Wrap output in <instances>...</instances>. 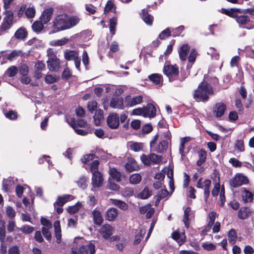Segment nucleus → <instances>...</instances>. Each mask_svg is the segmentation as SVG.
Wrapping results in <instances>:
<instances>
[{
	"label": "nucleus",
	"instance_id": "nucleus-11",
	"mask_svg": "<svg viewBox=\"0 0 254 254\" xmlns=\"http://www.w3.org/2000/svg\"><path fill=\"white\" fill-rule=\"evenodd\" d=\"M227 106L223 102H218L215 104L213 112L215 117L219 118L222 117L226 110Z\"/></svg>",
	"mask_w": 254,
	"mask_h": 254
},
{
	"label": "nucleus",
	"instance_id": "nucleus-27",
	"mask_svg": "<svg viewBox=\"0 0 254 254\" xmlns=\"http://www.w3.org/2000/svg\"><path fill=\"white\" fill-rule=\"evenodd\" d=\"M79 57V53L74 50H66L64 52V58L66 61H74Z\"/></svg>",
	"mask_w": 254,
	"mask_h": 254
},
{
	"label": "nucleus",
	"instance_id": "nucleus-63",
	"mask_svg": "<svg viewBox=\"0 0 254 254\" xmlns=\"http://www.w3.org/2000/svg\"><path fill=\"white\" fill-rule=\"evenodd\" d=\"M40 221L41 224L45 226L44 227L48 228H52V224L49 219L44 217H41Z\"/></svg>",
	"mask_w": 254,
	"mask_h": 254
},
{
	"label": "nucleus",
	"instance_id": "nucleus-10",
	"mask_svg": "<svg viewBox=\"0 0 254 254\" xmlns=\"http://www.w3.org/2000/svg\"><path fill=\"white\" fill-rule=\"evenodd\" d=\"M143 97L141 95L131 97L130 95L127 96L125 98V102L126 107H133L141 103L142 102Z\"/></svg>",
	"mask_w": 254,
	"mask_h": 254
},
{
	"label": "nucleus",
	"instance_id": "nucleus-53",
	"mask_svg": "<svg viewBox=\"0 0 254 254\" xmlns=\"http://www.w3.org/2000/svg\"><path fill=\"white\" fill-rule=\"evenodd\" d=\"M170 36H172V33L170 31L169 28H168L161 32L159 35V38L161 40H164L168 38Z\"/></svg>",
	"mask_w": 254,
	"mask_h": 254
},
{
	"label": "nucleus",
	"instance_id": "nucleus-59",
	"mask_svg": "<svg viewBox=\"0 0 254 254\" xmlns=\"http://www.w3.org/2000/svg\"><path fill=\"white\" fill-rule=\"evenodd\" d=\"M50 228L42 227V231L44 237L48 241H50L52 238L51 233L49 230Z\"/></svg>",
	"mask_w": 254,
	"mask_h": 254
},
{
	"label": "nucleus",
	"instance_id": "nucleus-37",
	"mask_svg": "<svg viewBox=\"0 0 254 254\" xmlns=\"http://www.w3.org/2000/svg\"><path fill=\"white\" fill-rule=\"evenodd\" d=\"M191 211V208L190 206L187 207L184 210V214L183 216V222L185 226L187 228L189 227V216Z\"/></svg>",
	"mask_w": 254,
	"mask_h": 254
},
{
	"label": "nucleus",
	"instance_id": "nucleus-52",
	"mask_svg": "<svg viewBox=\"0 0 254 254\" xmlns=\"http://www.w3.org/2000/svg\"><path fill=\"white\" fill-rule=\"evenodd\" d=\"M197 55V53L196 50L194 48L191 49L190 55L188 57L189 62L191 64L194 63L196 60V58Z\"/></svg>",
	"mask_w": 254,
	"mask_h": 254
},
{
	"label": "nucleus",
	"instance_id": "nucleus-7",
	"mask_svg": "<svg viewBox=\"0 0 254 254\" xmlns=\"http://www.w3.org/2000/svg\"><path fill=\"white\" fill-rule=\"evenodd\" d=\"M74 199V196L70 194H64L59 196L56 201L54 203V206L58 214H60L63 211V206L67 202Z\"/></svg>",
	"mask_w": 254,
	"mask_h": 254
},
{
	"label": "nucleus",
	"instance_id": "nucleus-30",
	"mask_svg": "<svg viewBox=\"0 0 254 254\" xmlns=\"http://www.w3.org/2000/svg\"><path fill=\"white\" fill-rule=\"evenodd\" d=\"M204 196L205 201H207L210 194V188L211 185V181L209 179H205L204 181Z\"/></svg>",
	"mask_w": 254,
	"mask_h": 254
},
{
	"label": "nucleus",
	"instance_id": "nucleus-21",
	"mask_svg": "<svg viewBox=\"0 0 254 254\" xmlns=\"http://www.w3.org/2000/svg\"><path fill=\"white\" fill-rule=\"evenodd\" d=\"M99 175H98V177H95L94 178L93 177V174H92V179H91V184L93 188H99L101 187L104 181V178L102 174L100 172H99Z\"/></svg>",
	"mask_w": 254,
	"mask_h": 254
},
{
	"label": "nucleus",
	"instance_id": "nucleus-61",
	"mask_svg": "<svg viewBox=\"0 0 254 254\" xmlns=\"http://www.w3.org/2000/svg\"><path fill=\"white\" fill-rule=\"evenodd\" d=\"M12 24H11V23L7 22H6L2 21L1 24L0 26V31L1 32L7 31L8 29H9L11 27Z\"/></svg>",
	"mask_w": 254,
	"mask_h": 254
},
{
	"label": "nucleus",
	"instance_id": "nucleus-31",
	"mask_svg": "<svg viewBox=\"0 0 254 254\" xmlns=\"http://www.w3.org/2000/svg\"><path fill=\"white\" fill-rule=\"evenodd\" d=\"M149 79L156 85H158L163 81V76L158 73H153L148 76Z\"/></svg>",
	"mask_w": 254,
	"mask_h": 254
},
{
	"label": "nucleus",
	"instance_id": "nucleus-56",
	"mask_svg": "<svg viewBox=\"0 0 254 254\" xmlns=\"http://www.w3.org/2000/svg\"><path fill=\"white\" fill-rule=\"evenodd\" d=\"M6 213L7 217L11 219L14 218L16 215L15 210L10 206H8L6 208Z\"/></svg>",
	"mask_w": 254,
	"mask_h": 254
},
{
	"label": "nucleus",
	"instance_id": "nucleus-34",
	"mask_svg": "<svg viewBox=\"0 0 254 254\" xmlns=\"http://www.w3.org/2000/svg\"><path fill=\"white\" fill-rule=\"evenodd\" d=\"M151 195L152 191L150 190L147 187H146L137 194V197L142 199H146L149 198Z\"/></svg>",
	"mask_w": 254,
	"mask_h": 254
},
{
	"label": "nucleus",
	"instance_id": "nucleus-5",
	"mask_svg": "<svg viewBox=\"0 0 254 254\" xmlns=\"http://www.w3.org/2000/svg\"><path fill=\"white\" fill-rule=\"evenodd\" d=\"M159 138V134H155L153 139L150 142V147L152 151L157 152V153L163 154L167 150L168 146V141L166 140H162L156 143V141Z\"/></svg>",
	"mask_w": 254,
	"mask_h": 254
},
{
	"label": "nucleus",
	"instance_id": "nucleus-6",
	"mask_svg": "<svg viewBox=\"0 0 254 254\" xmlns=\"http://www.w3.org/2000/svg\"><path fill=\"white\" fill-rule=\"evenodd\" d=\"M249 183L248 178L242 173H237L229 181V185L232 188H237Z\"/></svg>",
	"mask_w": 254,
	"mask_h": 254
},
{
	"label": "nucleus",
	"instance_id": "nucleus-38",
	"mask_svg": "<svg viewBox=\"0 0 254 254\" xmlns=\"http://www.w3.org/2000/svg\"><path fill=\"white\" fill-rule=\"evenodd\" d=\"M4 13H5V16L3 18L2 21L7 22L13 24L14 18L13 12L11 10H6Z\"/></svg>",
	"mask_w": 254,
	"mask_h": 254
},
{
	"label": "nucleus",
	"instance_id": "nucleus-1",
	"mask_svg": "<svg viewBox=\"0 0 254 254\" xmlns=\"http://www.w3.org/2000/svg\"><path fill=\"white\" fill-rule=\"evenodd\" d=\"M220 11L222 13L235 19L240 28L248 30H251L254 28V21L251 18L249 15L243 14L242 9L222 8Z\"/></svg>",
	"mask_w": 254,
	"mask_h": 254
},
{
	"label": "nucleus",
	"instance_id": "nucleus-33",
	"mask_svg": "<svg viewBox=\"0 0 254 254\" xmlns=\"http://www.w3.org/2000/svg\"><path fill=\"white\" fill-rule=\"evenodd\" d=\"M109 172L110 175L114 180L117 182H119L121 181V173L118 171L116 168H113L110 169Z\"/></svg>",
	"mask_w": 254,
	"mask_h": 254
},
{
	"label": "nucleus",
	"instance_id": "nucleus-18",
	"mask_svg": "<svg viewBox=\"0 0 254 254\" xmlns=\"http://www.w3.org/2000/svg\"><path fill=\"white\" fill-rule=\"evenodd\" d=\"M110 107L123 110L124 109V99L122 97L113 98L110 101Z\"/></svg>",
	"mask_w": 254,
	"mask_h": 254
},
{
	"label": "nucleus",
	"instance_id": "nucleus-25",
	"mask_svg": "<svg viewBox=\"0 0 254 254\" xmlns=\"http://www.w3.org/2000/svg\"><path fill=\"white\" fill-rule=\"evenodd\" d=\"M100 165V162L98 160H93L92 162L90 164V171L93 174V177H95L99 175V171H98L99 166Z\"/></svg>",
	"mask_w": 254,
	"mask_h": 254
},
{
	"label": "nucleus",
	"instance_id": "nucleus-48",
	"mask_svg": "<svg viewBox=\"0 0 254 254\" xmlns=\"http://www.w3.org/2000/svg\"><path fill=\"white\" fill-rule=\"evenodd\" d=\"M17 229L19 230H20L25 234H30L32 233L34 230L33 227L28 225H24L22 226L20 228H18Z\"/></svg>",
	"mask_w": 254,
	"mask_h": 254
},
{
	"label": "nucleus",
	"instance_id": "nucleus-13",
	"mask_svg": "<svg viewBox=\"0 0 254 254\" xmlns=\"http://www.w3.org/2000/svg\"><path fill=\"white\" fill-rule=\"evenodd\" d=\"M60 61L56 55H54L49 58L47 61V65L50 71H54L58 70L60 67Z\"/></svg>",
	"mask_w": 254,
	"mask_h": 254
},
{
	"label": "nucleus",
	"instance_id": "nucleus-60",
	"mask_svg": "<svg viewBox=\"0 0 254 254\" xmlns=\"http://www.w3.org/2000/svg\"><path fill=\"white\" fill-rule=\"evenodd\" d=\"M97 103L95 101H91L88 102L87 104L88 110L91 113L96 110Z\"/></svg>",
	"mask_w": 254,
	"mask_h": 254
},
{
	"label": "nucleus",
	"instance_id": "nucleus-23",
	"mask_svg": "<svg viewBox=\"0 0 254 254\" xmlns=\"http://www.w3.org/2000/svg\"><path fill=\"white\" fill-rule=\"evenodd\" d=\"M252 211L247 207H242L238 212V217L239 219L244 220L249 217Z\"/></svg>",
	"mask_w": 254,
	"mask_h": 254
},
{
	"label": "nucleus",
	"instance_id": "nucleus-32",
	"mask_svg": "<svg viewBox=\"0 0 254 254\" xmlns=\"http://www.w3.org/2000/svg\"><path fill=\"white\" fill-rule=\"evenodd\" d=\"M43 22L42 21L36 20L33 22L32 25V30L37 33H40L44 29Z\"/></svg>",
	"mask_w": 254,
	"mask_h": 254
},
{
	"label": "nucleus",
	"instance_id": "nucleus-47",
	"mask_svg": "<svg viewBox=\"0 0 254 254\" xmlns=\"http://www.w3.org/2000/svg\"><path fill=\"white\" fill-rule=\"evenodd\" d=\"M36 14V9L34 6L26 8L25 14L27 18H32L34 17Z\"/></svg>",
	"mask_w": 254,
	"mask_h": 254
},
{
	"label": "nucleus",
	"instance_id": "nucleus-28",
	"mask_svg": "<svg viewBox=\"0 0 254 254\" xmlns=\"http://www.w3.org/2000/svg\"><path fill=\"white\" fill-rule=\"evenodd\" d=\"M116 6L112 0H108L104 9V14L107 15L110 12L116 13Z\"/></svg>",
	"mask_w": 254,
	"mask_h": 254
},
{
	"label": "nucleus",
	"instance_id": "nucleus-49",
	"mask_svg": "<svg viewBox=\"0 0 254 254\" xmlns=\"http://www.w3.org/2000/svg\"><path fill=\"white\" fill-rule=\"evenodd\" d=\"M18 71L22 76L27 75L29 72V67L26 64H22L19 66Z\"/></svg>",
	"mask_w": 254,
	"mask_h": 254
},
{
	"label": "nucleus",
	"instance_id": "nucleus-40",
	"mask_svg": "<svg viewBox=\"0 0 254 254\" xmlns=\"http://www.w3.org/2000/svg\"><path fill=\"white\" fill-rule=\"evenodd\" d=\"M17 72L18 68L16 66L11 65L5 71V74L10 77H12L15 76Z\"/></svg>",
	"mask_w": 254,
	"mask_h": 254
},
{
	"label": "nucleus",
	"instance_id": "nucleus-46",
	"mask_svg": "<svg viewBox=\"0 0 254 254\" xmlns=\"http://www.w3.org/2000/svg\"><path fill=\"white\" fill-rule=\"evenodd\" d=\"M184 26L183 25L180 26L174 29H173L171 33L172 36L174 37L177 36H183L184 35L182 34V33L184 30Z\"/></svg>",
	"mask_w": 254,
	"mask_h": 254
},
{
	"label": "nucleus",
	"instance_id": "nucleus-24",
	"mask_svg": "<svg viewBox=\"0 0 254 254\" xmlns=\"http://www.w3.org/2000/svg\"><path fill=\"white\" fill-rule=\"evenodd\" d=\"M141 17L146 24L150 26L152 25L153 17L148 13L147 9H143L142 10Z\"/></svg>",
	"mask_w": 254,
	"mask_h": 254
},
{
	"label": "nucleus",
	"instance_id": "nucleus-8",
	"mask_svg": "<svg viewBox=\"0 0 254 254\" xmlns=\"http://www.w3.org/2000/svg\"><path fill=\"white\" fill-rule=\"evenodd\" d=\"M71 253L72 254H95V245L90 242L87 245L81 246L79 249L77 248H72Z\"/></svg>",
	"mask_w": 254,
	"mask_h": 254
},
{
	"label": "nucleus",
	"instance_id": "nucleus-64",
	"mask_svg": "<svg viewBox=\"0 0 254 254\" xmlns=\"http://www.w3.org/2000/svg\"><path fill=\"white\" fill-rule=\"evenodd\" d=\"M153 130V127L150 124H147L142 127L141 130L144 133H149Z\"/></svg>",
	"mask_w": 254,
	"mask_h": 254
},
{
	"label": "nucleus",
	"instance_id": "nucleus-12",
	"mask_svg": "<svg viewBox=\"0 0 254 254\" xmlns=\"http://www.w3.org/2000/svg\"><path fill=\"white\" fill-rule=\"evenodd\" d=\"M113 230L112 226L106 224L101 227L99 233L105 240H108L112 235Z\"/></svg>",
	"mask_w": 254,
	"mask_h": 254
},
{
	"label": "nucleus",
	"instance_id": "nucleus-15",
	"mask_svg": "<svg viewBox=\"0 0 254 254\" xmlns=\"http://www.w3.org/2000/svg\"><path fill=\"white\" fill-rule=\"evenodd\" d=\"M92 216L93 221L95 224L98 226H101L103 223L104 219L102 217L101 211L97 208L94 209L92 211Z\"/></svg>",
	"mask_w": 254,
	"mask_h": 254
},
{
	"label": "nucleus",
	"instance_id": "nucleus-55",
	"mask_svg": "<svg viewBox=\"0 0 254 254\" xmlns=\"http://www.w3.org/2000/svg\"><path fill=\"white\" fill-rule=\"evenodd\" d=\"M235 148L240 152L245 151L244 141L242 139L237 140L235 145Z\"/></svg>",
	"mask_w": 254,
	"mask_h": 254
},
{
	"label": "nucleus",
	"instance_id": "nucleus-58",
	"mask_svg": "<svg viewBox=\"0 0 254 254\" xmlns=\"http://www.w3.org/2000/svg\"><path fill=\"white\" fill-rule=\"evenodd\" d=\"M130 148L135 152L139 151L142 149V145L141 143L133 142L130 145Z\"/></svg>",
	"mask_w": 254,
	"mask_h": 254
},
{
	"label": "nucleus",
	"instance_id": "nucleus-45",
	"mask_svg": "<svg viewBox=\"0 0 254 254\" xmlns=\"http://www.w3.org/2000/svg\"><path fill=\"white\" fill-rule=\"evenodd\" d=\"M5 238V222L0 224V242L3 243Z\"/></svg>",
	"mask_w": 254,
	"mask_h": 254
},
{
	"label": "nucleus",
	"instance_id": "nucleus-54",
	"mask_svg": "<svg viewBox=\"0 0 254 254\" xmlns=\"http://www.w3.org/2000/svg\"><path fill=\"white\" fill-rule=\"evenodd\" d=\"M71 76L72 74L69 68L68 67L65 68L62 74V78L63 80H67L71 77Z\"/></svg>",
	"mask_w": 254,
	"mask_h": 254
},
{
	"label": "nucleus",
	"instance_id": "nucleus-19",
	"mask_svg": "<svg viewBox=\"0 0 254 254\" xmlns=\"http://www.w3.org/2000/svg\"><path fill=\"white\" fill-rule=\"evenodd\" d=\"M118 214V210L115 208H111L108 209L105 215V219L109 221L115 220Z\"/></svg>",
	"mask_w": 254,
	"mask_h": 254
},
{
	"label": "nucleus",
	"instance_id": "nucleus-26",
	"mask_svg": "<svg viewBox=\"0 0 254 254\" xmlns=\"http://www.w3.org/2000/svg\"><path fill=\"white\" fill-rule=\"evenodd\" d=\"M109 22L110 32L111 34L112 37H113L116 33V26L117 25L118 22L117 15L115 14L114 16L110 18Z\"/></svg>",
	"mask_w": 254,
	"mask_h": 254
},
{
	"label": "nucleus",
	"instance_id": "nucleus-22",
	"mask_svg": "<svg viewBox=\"0 0 254 254\" xmlns=\"http://www.w3.org/2000/svg\"><path fill=\"white\" fill-rule=\"evenodd\" d=\"M14 36L17 39L24 40L28 36V32L25 28L21 27L15 31Z\"/></svg>",
	"mask_w": 254,
	"mask_h": 254
},
{
	"label": "nucleus",
	"instance_id": "nucleus-35",
	"mask_svg": "<svg viewBox=\"0 0 254 254\" xmlns=\"http://www.w3.org/2000/svg\"><path fill=\"white\" fill-rule=\"evenodd\" d=\"M104 118L103 111L102 110H98L96 111L94 116V121L95 126H98L101 124V120Z\"/></svg>",
	"mask_w": 254,
	"mask_h": 254
},
{
	"label": "nucleus",
	"instance_id": "nucleus-3",
	"mask_svg": "<svg viewBox=\"0 0 254 254\" xmlns=\"http://www.w3.org/2000/svg\"><path fill=\"white\" fill-rule=\"evenodd\" d=\"M163 73L171 82L176 80L183 82L187 78L186 74L183 75L181 73L180 75L179 67L176 64H165L163 68Z\"/></svg>",
	"mask_w": 254,
	"mask_h": 254
},
{
	"label": "nucleus",
	"instance_id": "nucleus-44",
	"mask_svg": "<svg viewBox=\"0 0 254 254\" xmlns=\"http://www.w3.org/2000/svg\"><path fill=\"white\" fill-rule=\"evenodd\" d=\"M228 240L230 243H235L237 240V235L235 229H231L228 233Z\"/></svg>",
	"mask_w": 254,
	"mask_h": 254
},
{
	"label": "nucleus",
	"instance_id": "nucleus-43",
	"mask_svg": "<svg viewBox=\"0 0 254 254\" xmlns=\"http://www.w3.org/2000/svg\"><path fill=\"white\" fill-rule=\"evenodd\" d=\"M113 203L123 210H127L128 208L127 204L122 200L114 199Z\"/></svg>",
	"mask_w": 254,
	"mask_h": 254
},
{
	"label": "nucleus",
	"instance_id": "nucleus-51",
	"mask_svg": "<svg viewBox=\"0 0 254 254\" xmlns=\"http://www.w3.org/2000/svg\"><path fill=\"white\" fill-rule=\"evenodd\" d=\"M87 178L85 176H81L77 181L78 186L82 189H85L87 187Z\"/></svg>",
	"mask_w": 254,
	"mask_h": 254
},
{
	"label": "nucleus",
	"instance_id": "nucleus-16",
	"mask_svg": "<svg viewBox=\"0 0 254 254\" xmlns=\"http://www.w3.org/2000/svg\"><path fill=\"white\" fill-rule=\"evenodd\" d=\"M144 117L154 118L156 116V108L153 104L148 103L145 107L143 108Z\"/></svg>",
	"mask_w": 254,
	"mask_h": 254
},
{
	"label": "nucleus",
	"instance_id": "nucleus-50",
	"mask_svg": "<svg viewBox=\"0 0 254 254\" xmlns=\"http://www.w3.org/2000/svg\"><path fill=\"white\" fill-rule=\"evenodd\" d=\"M150 162L153 164H158L162 161V156L155 153H151L149 155Z\"/></svg>",
	"mask_w": 254,
	"mask_h": 254
},
{
	"label": "nucleus",
	"instance_id": "nucleus-39",
	"mask_svg": "<svg viewBox=\"0 0 254 254\" xmlns=\"http://www.w3.org/2000/svg\"><path fill=\"white\" fill-rule=\"evenodd\" d=\"M146 233V230L144 229H141L140 230L139 232L136 234L135 236V239L133 241L134 245H138L139 244L142 239L143 238L145 234Z\"/></svg>",
	"mask_w": 254,
	"mask_h": 254
},
{
	"label": "nucleus",
	"instance_id": "nucleus-36",
	"mask_svg": "<svg viewBox=\"0 0 254 254\" xmlns=\"http://www.w3.org/2000/svg\"><path fill=\"white\" fill-rule=\"evenodd\" d=\"M95 158L98 159L95 154H88L83 156L81 158V162L84 164H88L90 161H93Z\"/></svg>",
	"mask_w": 254,
	"mask_h": 254
},
{
	"label": "nucleus",
	"instance_id": "nucleus-14",
	"mask_svg": "<svg viewBox=\"0 0 254 254\" xmlns=\"http://www.w3.org/2000/svg\"><path fill=\"white\" fill-rule=\"evenodd\" d=\"M190 47L188 44H183L178 51L179 58L182 61L187 60Z\"/></svg>",
	"mask_w": 254,
	"mask_h": 254
},
{
	"label": "nucleus",
	"instance_id": "nucleus-41",
	"mask_svg": "<svg viewBox=\"0 0 254 254\" xmlns=\"http://www.w3.org/2000/svg\"><path fill=\"white\" fill-rule=\"evenodd\" d=\"M81 207V203L78 202L75 205L69 206L67 208V211L70 214L76 213Z\"/></svg>",
	"mask_w": 254,
	"mask_h": 254
},
{
	"label": "nucleus",
	"instance_id": "nucleus-17",
	"mask_svg": "<svg viewBox=\"0 0 254 254\" xmlns=\"http://www.w3.org/2000/svg\"><path fill=\"white\" fill-rule=\"evenodd\" d=\"M53 12L54 9L52 7L47 8L43 11L40 16V19L43 22V24H46L50 21L53 14Z\"/></svg>",
	"mask_w": 254,
	"mask_h": 254
},
{
	"label": "nucleus",
	"instance_id": "nucleus-9",
	"mask_svg": "<svg viewBox=\"0 0 254 254\" xmlns=\"http://www.w3.org/2000/svg\"><path fill=\"white\" fill-rule=\"evenodd\" d=\"M117 113H111L107 119V123L109 127L112 129H116L119 126L120 119Z\"/></svg>",
	"mask_w": 254,
	"mask_h": 254
},
{
	"label": "nucleus",
	"instance_id": "nucleus-20",
	"mask_svg": "<svg viewBox=\"0 0 254 254\" xmlns=\"http://www.w3.org/2000/svg\"><path fill=\"white\" fill-rule=\"evenodd\" d=\"M242 192V197L243 200L246 202H252L254 199V195L252 192L247 190L245 188L241 189Z\"/></svg>",
	"mask_w": 254,
	"mask_h": 254
},
{
	"label": "nucleus",
	"instance_id": "nucleus-29",
	"mask_svg": "<svg viewBox=\"0 0 254 254\" xmlns=\"http://www.w3.org/2000/svg\"><path fill=\"white\" fill-rule=\"evenodd\" d=\"M199 157L198 160L196 162L197 166H201L206 160L207 152L204 149L201 148L198 152Z\"/></svg>",
	"mask_w": 254,
	"mask_h": 254
},
{
	"label": "nucleus",
	"instance_id": "nucleus-4",
	"mask_svg": "<svg viewBox=\"0 0 254 254\" xmlns=\"http://www.w3.org/2000/svg\"><path fill=\"white\" fill-rule=\"evenodd\" d=\"M213 94V89L206 81H202L194 91L193 97L195 100L199 99L202 101H207L209 95Z\"/></svg>",
	"mask_w": 254,
	"mask_h": 254
},
{
	"label": "nucleus",
	"instance_id": "nucleus-42",
	"mask_svg": "<svg viewBox=\"0 0 254 254\" xmlns=\"http://www.w3.org/2000/svg\"><path fill=\"white\" fill-rule=\"evenodd\" d=\"M142 178L139 174H134L131 175L129 179L130 183L132 184H137L140 182Z\"/></svg>",
	"mask_w": 254,
	"mask_h": 254
},
{
	"label": "nucleus",
	"instance_id": "nucleus-2",
	"mask_svg": "<svg viewBox=\"0 0 254 254\" xmlns=\"http://www.w3.org/2000/svg\"><path fill=\"white\" fill-rule=\"evenodd\" d=\"M77 16H69L64 13L57 15L52 22L53 33L68 29L76 25L79 22Z\"/></svg>",
	"mask_w": 254,
	"mask_h": 254
},
{
	"label": "nucleus",
	"instance_id": "nucleus-62",
	"mask_svg": "<svg viewBox=\"0 0 254 254\" xmlns=\"http://www.w3.org/2000/svg\"><path fill=\"white\" fill-rule=\"evenodd\" d=\"M202 247L205 250L208 251H214L216 249V246L212 243H203L202 245Z\"/></svg>",
	"mask_w": 254,
	"mask_h": 254
},
{
	"label": "nucleus",
	"instance_id": "nucleus-57",
	"mask_svg": "<svg viewBox=\"0 0 254 254\" xmlns=\"http://www.w3.org/2000/svg\"><path fill=\"white\" fill-rule=\"evenodd\" d=\"M5 116L8 119L15 120L17 118V113L13 110H11L6 113Z\"/></svg>",
	"mask_w": 254,
	"mask_h": 254
}]
</instances>
